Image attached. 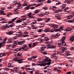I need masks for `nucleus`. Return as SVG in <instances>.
Masks as SVG:
<instances>
[{
    "label": "nucleus",
    "mask_w": 74,
    "mask_h": 74,
    "mask_svg": "<svg viewBox=\"0 0 74 74\" xmlns=\"http://www.w3.org/2000/svg\"><path fill=\"white\" fill-rule=\"evenodd\" d=\"M51 64V59L47 57L45 59L43 60L42 63L39 64L37 65L38 66H46V64L49 65Z\"/></svg>",
    "instance_id": "f257e3e1"
},
{
    "label": "nucleus",
    "mask_w": 74,
    "mask_h": 74,
    "mask_svg": "<svg viewBox=\"0 0 74 74\" xmlns=\"http://www.w3.org/2000/svg\"><path fill=\"white\" fill-rule=\"evenodd\" d=\"M47 47L49 48H51V49H55L56 48V46H52L50 44H49L47 45Z\"/></svg>",
    "instance_id": "f03ea898"
},
{
    "label": "nucleus",
    "mask_w": 74,
    "mask_h": 74,
    "mask_svg": "<svg viewBox=\"0 0 74 74\" xmlns=\"http://www.w3.org/2000/svg\"><path fill=\"white\" fill-rule=\"evenodd\" d=\"M17 18H18V17H16L12 19L10 21H9L8 23V24H10V23L14 24V23H12V22H14L15 21V20H16V19Z\"/></svg>",
    "instance_id": "7ed1b4c3"
},
{
    "label": "nucleus",
    "mask_w": 74,
    "mask_h": 74,
    "mask_svg": "<svg viewBox=\"0 0 74 74\" xmlns=\"http://www.w3.org/2000/svg\"><path fill=\"white\" fill-rule=\"evenodd\" d=\"M22 53H18L17 54V56L19 57V58H20L21 59L23 58V56L22 55Z\"/></svg>",
    "instance_id": "20e7f679"
},
{
    "label": "nucleus",
    "mask_w": 74,
    "mask_h": 74,
    "mask_svg": "<svg viewBox=\"0 0 74 74\" xmlns=\"http://www.w3.org/2000/svg\"><path fill=\"white\" fill-rule=\"evenodd\" d=\"M61 50H62V51L61 52V53H63L64 52V50L65 51L67 50V49L66 48V47H62L61 48H60Z\"/></svg>",
    "instance_id": "39448f33"
},
{
    "label": "nucleus",
    "mask_w": 74,
    "mask_h": 74,
    "mask_svg": "<svg viewBox=\"0 0 74 74\" xmlns=\"http://www.w3.org/2000/svg\"><path fill=\"white\" fill-rule=\"evenodd\" d=\"M14 33V32L12 31H8L6 32L7 34L8 35H11Z\"/></svg>",
    "instance_id": "423d86ee"
},
{
    "label": "nucleus",
    "mask_w": 74,
    "mask_h": 74,
    "mask_svg": "<svg viewBox=\"0 0 74 74\" xmlns=\"http://www.w3.org/2000/svg\"><path fill=\"white\" fill-rule=\"evenodd\" d=\"M16 28L18 29L19 31H21L22 29V27L21 25H19L17 27H16Z\"/></svg>",
    "instance_id": "0eeeda50"
},
{
    "label": "nucleus",
    "mask_w": 74,
    "mask_h": 74,
    "mask_svg": "<svg viewBox=\"0 0 74 74\" xmlns=\"http://www.w3.org/2000/svg\"><path fill=\"white\" fill-rule=\"evenodd\" d=\"M25 42V41H21L19 42H18V43L19 45H22V44H24Z\"/></svg>",
    "instance_id": "6e6552de"
},
{
    "label": "nucleus",
    "mask_w": 74,
    "mask_h": 74,
    "mask_svg": "<svg viewBox=\"0 0 74 74\" xmlns=\"http://www.w3.org/2000/svg\"><path fill=\"white\" fill-rule=\"evenodd\" d=\"M51 27H56V28H58L59 27H58V26L57 25H56V24H53L52 25H51Z\"/></svg>",
    "instance_id": "1a4fd4ad"
},
{
    "label": "nucleus",
    "mask_w": 74,
    "mask_h": 74,
    "mask_svg": "<svg viewBox=\"0 0 74 74\" xmlns=\"http://www.w3.org/2000/svg\"><path fill=\"white\" fill-rule=\"evenodd\" d=\"M60 36V33H58L56 34V35H54V38H58Z\"/></svg>",
    "instance_id": "9d476101"
},
{
    "label": "nucleus",
    "mask_w": 74,
    "mask_h": 74,
    "mask_svg": "<svg viewBox=\"0 0 74 74\" xmlns=\"http://www.w3.org/2000/svg\"><path fill=\"white\" fill-rule=\"evenodd\" d=\"M45 37L44 38H43L42 37L40 38V39L39 40L40 41V42H40V43H41V42H42V41H43V40H45Z\"/></svg>",
    "instance_id": "9b49d317"
},
{
    "label": "nucleus",
    "mask_w": 74,
    "mask_h": 74,
    "mask_svg": "<svg viewBox=\"0 0 74 74\" xmlns=\"http://www.w3.org/2000/svg\"><path fill=\"white\" fill-rule=\"evenodd\" d=\"M22 60H23L22 59L18 60V63H23V61H21Z\"/></svg>",
    "instance_id": "f8f14e48"
},
{
    "label": "nucleus",
    "mask_w": 74,
    "mask_h": 74,
    "mask_svg": "<svg viewBox=\"0 0 74 74\" xmlns=\"http://www.w3.org/2000/svg\"><path fill=\"white\" fill-rule=\"evenodd\" d=\"M74 37L73 36H71V37L70 38V40L71 41H72V42H73V41H74Z\"/></svg>",
    "instance_id": "ddd939ff"
},
{
    "label": "nucleus",
    "mask_w": 74,
    "mask_h": 74,
    "mask_svg": "<svg viewBox=\"0 0 74 74\" xmlns=\"http://www.w3.org/2000/svg\"><path fill=\"white\" fill-rule=\"evenodd\" d=\"M66 37L65 36H63L62 38V39H61V41H62V42H64V40L65 39H66Z\"/></svg>",
    "instance_id": "4468645a"
},
{
    "label": "nucleus",
    "mask_w": 74,
    "mask_h": 74,
    "mask_svg": "<svg viewBox=\"0 0 74 74\" xmlns=\"http://www.w3.org/2000/svg\"><path fill=\"white\" fill-rule=\"evenodd\" d=\"M8 25H10L9 24H7L5 25V29H6L7 28H9L10 26Z\"/></svg>",
    "instance_id": "2eb2a0df"
},
{
    "label": "nucleus",
    "mask_w": 74,
    "mask_h": 74,
    "mask_svg": "<svg viewBox=\"0 0 74 74\" xmlns=\"http://www.w3.org/2000/svg\"><path fill=\"white\" fill-rule=\"evenodd\" d=\"M70 30H71V28L70 27H68L66 29V32H70Z\"/></svg>",
    "instance_id": "dca6fc26"
},
{
    "label": "nucleus",
    "mask_w": 74,
    "mask_h": 74,
    "mask_svg": "<svg viewBox=\"0 0 74 74\" xmlns=\"http://www.w3.org/2000/svg\"><path fill=\"white\" fill-rule=\"evenodd\" d=\"M21 22H22V20H16V23H21Z\"/></svg>",
    "instance_id": "f3484780"
},
{
    "label": "nucleus",
    "mask_w": 74,
    "mask_h": 74,
    "mask_svg": "<svg viewBox=\"0 0 74 74\" xmlns=\"http://www.w3.org/2000/svg\"><path fill=\"white\" fill-rule=\"evenodd\" d=\"M17 37H23V35L21 33L18 34H17Z\"/></svg>",
    "instance_id": "a211bd4d"
},
{
    "label": "nucleus",
    "mask_w": 74,
    "mask_h": 74,
    "mask_svg": "<svg viewBox=\"0 0 74 74\" xmlns=\"http://www.w3.org/2000/svg\"><path fill=\"white\" fill-rule=\"evenodd\" d=\"M55 17L56 18H57L58 19L60 20L61 19V16L60 15L58 16H55Z\"/></svg>",
    "instance_id": "6ab92c4d"
},
{
    "label": "nucleus",
    "mask_w": 74,
    "mask_h": 74,
    "mask_svg": "<svg viewBox=\"0 0 74 74\" xmlns=\"http://www.w3.org/2000/svg\"><path fill=\"white\" fill-rule=\"evenodd\" d=\"M30 7V5H29L27 6L25 8L26 10H29Z\"/></svg>",
    "instance_id": "aec40b11"
},
{
    "label": "nucleus",
    "mask_w": 74,
    "mask_h": 74,
    "mask_svg": "<svg viewBox=\"0 0 74 74\" xmlns=\"http://www.w3.org/2000/svg\"><path fill=\"white\" fill-rule=\"evenodd\" d=\"M37 44V43L36 42H34L33 43V47H34Z\"/></svg>",
    "instance_id": "412c9836"
},
{
    "label": "nucleus",
    "mask_w": 74,
    "mask_h": 74,
    "mask_svg": "<svg viewBox=\"0 0 74 74\" xmlns=\"http://www.w3.org/2000/svg\"><path fill=\"white\" fill-rule=\"evenodd\" d=\"M54 11H55V12H54V13H58V12H61V11H62L63 10H55Z\"/></svg>",
    "instance_id": "4be33fe9"
},
{
    "label": "nucleus",
    "mask_w": 74,
    "mask_h": 74,
    "mask_svg": "<svg viewBox=\"0 0 74 74\" xmlns=\"http://www.w3.org/2000/svg\"><path fill=\"white\" fill-rule=\"evenodd\" d=\"M45 48H46V47H44V46H43L41 48V49L42 51H45L44 49H45Z\"/></svg>",
    "instance_id": "5701e85b"
},
{
    "label": "nucleus",
    "mask_w": 74,
    "mask_h": 74,
    "mask_svg": "<svg viewBox=\"0 0 74 74\" xmlns=\"http://www.w3.org/2000/svg\"><path fill=\"white\" fill-rule=\"evenodd\" d=\"M51 20V19L49 18H48L46 19V22H48Z\"/></svg>",
    "instance_id": "b1692460"
},
{
    "label": "nucleus",
    "mask_w": 74,
    "mask_h": 74,
    "mask_svg": "<svg viewBox=\"0 0 74 74\" xmlns=\"http://www.w3.org/2000/svg\"><path fill=\"white\" fill-rule=\"evenodd\" d=\"M26 47H27V45H26V44H25L23 45V47H22V48L24 49V48H26Z\"/></svg>",
    "instance_id": "393cba45"
},
{
    "label": "nucleus",
    "mask_w": 74,
    "mask_h": 74,
    "mask_svg": "<svg viewBox=\"0 0 74 74\" xmlns=\"http://www.w3.org/2000/svg\"><path fill=\"white\" fill-rule=\"evenodd\" d=\"M4 12L3 10H1L0 11V14H1V15H3Z\"/></svg>",
    "instance_id": "a878e982"
},
{
    "label": "nucleus",
    "mask_w": 74,
    "mask_h": 74,
    "mask_svg": "<svg viewBox=\"0 0 74 74\" xmlns=\"http://www.w3.org/2000/svg\"><path fill=\"white\" fill-rule=\"evenodd\" d=\"M6 43V41H3L2 42V47H4V45H5V44Z\"/></svg>",
    "instance_id": "bb28decb"
},
{
    "label": "nucleus",
    "mask_w": 74,
    "mask_h": 74,
    "mask_svg": "<svg viewBox=\"0 0 74 74\" xmlns=\"http://www.w3.org/2000/svg\"><path fill=\"white\" fill-rule=\"evenodd\" d=\"M62 43L61 42H60L59 43L58 45H63V43H65V42H62Z\"/></svg>",
    "instance_id": "cd10ccee"
},
{
    "label": "nucleus",
    "mask_w": 74,
    "mask_h": 74,
    "mask_svg": "<svg viewBox=\"0 0 74 74\" xmlns=\"http://www.w3.org/2000/svg\"><path fill=\"white\" fill-rule=\"evenodd\" d=\"M66 22H71V23H73V20H70V21H68L67 20V21H66Z\"/></svg>",
    "instance_id": "c85d7f7f"
},
{
    "label": "nucleus",
    "mask_w": 74,
    "mask_h": 74,
    "mask_svg": "<svg viewBox=\"0 0 74 74\" xmlns=\"http://www.w3.org/2000/svg\"><path fill=\"white\" fill-rule=\"evenodd\" d=\"M44 31L45 32H49V30L47 29H45L44 30Z\"/></svg>",
    "instance_id": "c756f323"
},
{
    "label": "nucleus",
    "mask_w": 74,
    "mask_h": 74,
    "mask_svg": "<svg viewBox=\"0 0 74 74\" xmlns=\"http://www.w3.org/2000/svg\"><path fill=\"white\" fill-rule=\"evenodd\" d=\"M40 25H43L41 26H39V27H40V28H41V27H44V25L42 24V23L40 24Z\"/></svg>",
    "instance_id": "7c9ffc66"
},
{
    "label": "nucleus",
    "mask_w": 74,
    "mask_h": 74,
    "mask_svg": "<svg viewBox=\"0 0 74 74\" xmlns=\"http://www.w3.org/2000/svg\"><path fill=\"white\" fill-rule=\"evenodd\" d=\"M17 4V5H20L21 4V3H15V4H14L13 3V5H16V4Z\"/></svg>",
    "instance_id": "2f4dec72"
},
{
    "label": "nucleus",
    "mask_w": 74,
    "mask_h": 74,
    "mask_svg": "<svg viewBox=\"0 0 74 74\" xmlns=\"http://www.w3.org/2000/svg\"><path fill=\"white\" fill-rule=\"evenodd\" d=\"M38 12H39V11H38L37 10H36L35 11L34 13L35 14H38Z\"/></svg>",
    "instance_id": "473e14b6"
},
{
    "label": "nucleus",
    "mask_w": 74,
    "mask_h": 74,
    "mask_svg": "<svg viewBox=\"0 0 74 74\" xmlns=\"http://www.w3.org/2000/svg\"><path fill=\"white\" fill-rule=\"evenodd\" d=\"M69 15L70 16H69V19H71V18H73V16L71 15Z\"/></svg>",
    "instance_id": "72a5a7b5"
},
{
    "label": "nucleus",
    "mask_w": 74,
    "mask_h": 74,
    "mask_svg": "<svg viewBox=\"0 0 74 74\" xmlns=\"http://www.w3.org/2000/svg\"><path fill=\"white\" fill-rule=\"evenodd\" d=\"M1 29H2L3 30V29H5V26H3L2 27H1Z\"/></svg>",
    "instance_id": "f704fd0d"
},
{
    "label": "nucleus",
    "mask_w": 74,
    "mask_h": 74,
    "mask_svg": "<svg viewBox=\"0 0 74 74\" xmlns=\"http://www.w3.org/2000/svg\"><path fill=\"white\" fill-rule=\"evenodd\" d=\"M38 21H42V19L38 18Z\"/></svg>",
    "instance_id": "c9c22d12"
},
{
    "label": "nucleus",
    "mask_w": 74,
    "mask_h": 74,
    "mask_svg": "<svg viewBox=\"0 0 74 74\" xmlns=\"http://www.w3.org/2000/svg\"><path fill=\"white\" fill-rule=\"evenodd\" d=\"M69 9V8L67 7L65 8L64 10V12H66V10H68Z\"/></svg>",
    "instance_id": "e433bc0d"
},
{
    "label": "nucleus",
    "mask_w": 74,
    "mask_h": 74,
    "mask_svg": "<svg viewBox=\"0 0 74 74\" xmlns=\"http://www.w3.org/2000/svg\"><path fill=\"white\" fill-rule=\"evenodd\" d=\"M49 12H46L45 13L43 14V15H48L49 14Z\"/></svg>",
    "instance_id": "4c0bfd02"
},
{
    "label": "nucleus",
    "mask_w": 74,
    "mask_h": 74,
    "mask_svg": "<svg viewBox=\"0 0 74 74\" xmlns=\"http://www.w3.org/2000/svg\"><path fill=\"white\" fill-rule=\"evenodd\" d=\"M14 27L13 24H11L9 25V27Z\"/></svg>",
    "instance_id": "58836bf2"
},
{
    "label": "nucleus",
    "mask_w": 74,
    "mask_h": 74,
    "mask_svg": "<svg viewBox=\"0 0 74 74\" xmlns=\"http://www.w3.org/2000/svg\"><path fill=\"white\" fill-rule=\"evenodd\" d=\"M53 70H54V71H57V70H58V68L55 67V68H54L53 69Z\"/></svg>",
    "instance_id": "ea45409f"
},
{
    "label": "nucleus",
    "mask_w": 74,
    "mask_h": 74,
    "mask_svg": "<svg viewBox=\"0 0 74 74\" xmlns=\"http://www.w3.org/2000/svg\"><path fill=\"white\" fill-rule=\"evenodd\" d=\"M62 5L63 7V8H65L66 5V4H63V5Z\"/></svg>",
    "instance_id": "a19ab883"
},
{
    "label": "nucleus",
    "mask_w": 74,
    "mask_h": 74,
    "mask_svg": "<svg viewBox=\"0 0 74 74\" xmlns=\"http://www.w3.org/2000/svg\"><path fill=\"white\" fill-rule=\"evenodd\" d=\"M43 10H47V9H48V7H44L43 8Z\"/></svg>",
    "instance_id": "79ce46f5"
},
{
    "label": "nucleus",
    "mask_w": 74,
    "mask_h": 74,
    "mask_svg": "<svg viewBox=\"0 0 74 74\" xmlns=\"http://www.w3.org/2000/svg\"><path fill=\"white\" fill-rule=\"evenodd\" d=\"M17 49H18L19 51H21V49H22V47H20V48H17Z\"/></svg>",
    "instance_id": "37998d69"
},
{
    "label": "nucleus",
    "mask_w": 74,
    "mask_h": 74,
    "mask_svg": "<svg viewBox=\"0 0 74 74\" xmlns=\"http://www.w3.org/2000/svg\"><path fill=\"white\" fill-rule=\"evenodd\" d=\"M29 18H30L31 19H32L33 18V19H34V18H35L33 17V16H29Z\"/></svg>",
    "instance_id": "c03bdc74"
},
{
    "label": "nucleus",
    "mask_w": 74,
    "mask_h": 74,
    "mask_svg": "<svg viewBox=\"0 0 74 74\" xmlns=\"http://www.w3.org/2000/svg\"><path fill=\"white\" fill-rule=\"evenodd\" d=\"M13 40H16V39H17V37L14 36L13 37Z\"/></svg>",
    "instance_id": "a18cd8bd"
},
{
    "label": "nucleus",
    "mask_w": 74,
    "mask_h": 74,
    "mask_svg": "<svg viewBox=\"0 0 74 74\" xmlns=\"http://www.w3.org/2000/svg\"><path fill=\"white\" fill-rule=\"evenodd\" d=\"M32 13L30 12V13H29V14H28V16H29H29H30V15H32Z\"/></svg>",
    "instance_id": "49530a36"
},
{
    "label": "nucleus",
    "mask_w": 74,
    "mask_h": 74,
    "mask_svg": "<svg viewBox=\"0 0 74 74\" xmlns=\"http://www.w3.org/2000/svg\"><path fill=\"white\" fill-rule=\"evenodd\" d=\"M28 60H29V61H31V60H32V58H28Z\"/></svg>",
    "instance_id": "de8ad7c7"
},
{
    "label": "nucleus",
    "mask_w": 74,
    "mask_h": 74,
    "mask_svg": "<svg viewBox=\"0 0 74 74\" xmlns=\"http://www.w3.org/2000/svg\"><path fill=\"white\" fill-rule=\"evenodd\" d=\"M34 8H35V7H32L30 8V9H31V10H33V9H34Z\"/></svg>",
    "instance_id": "09e8293b"
},
{
    "label": "nucleus",
    "mask_w": 74,
    "mask_h": 74,
    "mask_svg": "<svg viewBox=\"0 0 74 74\" xmlns=\"http://www.w3.org/2000/svg\"><path fill=\"white\" fill-rule=\"evenodd\" d=\"M59 47H60V48H62V47H63V45H58Z\"/></svg>",
    "instance_id": "8fccbe9b"
},
{
    "label": "nucleus",
    "mask_w": 74,
    "mask_h": 74,
    "mask_svg": "<svg viewBox=\"0 0 74 74\" xmlns=\"http://www.w3.org/2000/svg\"><path fill=\"white\" fill-rule=\"evenodd\" d=\"M42 32V29H39L38 31V32H39L40 33V32Z\"/></svg>",
    "instance_id": "3c124183"
},
{
    "label": "nucleus",
    "mask_w": 74,
    "mask_h": 74,
    "mask_svg": "<svg viewBox=\"0 0 74 74\" xmlns=\"http://www.w3.org/2000/svg\"><path fill=\"white\" fill-rule=\"evenodd\" d=\"M55 59H56V60H58V56H56L55 57H54Z\"/></svg>",
    "instance_id": "603ef678"
},
{
    "label": "nucleus",
    "mask_w": 74,
    "mask_h": 74,
    "mask_svg": "<svg viewBox=\"0 0 74 74\" xmlns=\"http://www.w3.org/2000/svg\"><path fill=\"white\" fill-rule=\"evenodd\" d=\"M51 1H47V3H51Z\"/></svg>",
    "instance_id": "864d4df0"
},
{
    "label": "nucleus",
    "mask_w": 74,
    "mask_h": 74,
    "mask_svg": "<svg viewBox=\"0 0 74 74\" xmlns=\"http://www.w3.org/2000/svg\"><path fill=\"white\" fill-rule=\"evenodd\" d=\"M27 70H32V69H30V68H27Z\"/></svg>",
    "instance_id": "5fc2aeb1"
},
{
    "label": "nucleus",
    "mask_w": 74,
    "mask_h": 74,
    "mask_svg": "<svg viewBox=\"0 0 74 74\" xmlns=\"http://www.w3.org/2000/svg\"><path fill=\"white\" fill-rule=\"evenodd\" d=\"M71 1H68L67 4H70L71 3Z\"/></svg>",
    "instance_id": "6e6d98bb"
},
{
    "label": "nucleus",
    "mask_w": 74,
    "mask_h": 74,
    "mask_svg": "<svg viewBox=\"0 0 74 74\" xmlns=\"http://www.w3.org/2000/svg\"><path fill=\"white\" fill-rule=\"evenodd\" d=\"M37 58V56H34L32 57V59H35V58Z\"/></svg>",
    "instance_id": "4d7b16f0"
},
{
    "label": "nucleus",
    "mask_w": 74,
    "mask_h": 74,
    "mask_svg": "<svg viewBox=\"0 0 74 74\" xmlns=\"http://www.w3.org/2000/svg\"><path fill=\"white\" fill-rule=\"evenodd\" d=\"M43 0H39L38 1L39 3H41V2H42L43 1Z\"/></svg>",
    "instance_id": "13d9d810"
},
{
    "label": "nucleus",
    "mask_w": 74,
    "mask_h": 74,
    "mask_svg": "<svg viewBox=\"0 0 74 74\" xmlns=\"http://www.w3.org/2000/svg\"><path fill=\"white\" fill-rule=\"evenodd\" d=\"M1 9L2 10H5V8H1Z\"/></svg>",
    "instance_id": "bf43d9fd"
},
{
    "label": "nucleus",
    "mask_w": 74,
    "mask_h": 74,
    "mask_svg": "<svg viewBox=\"0 0 74 74\" xmlns=\"http://www.w3.org/2000/svg\"><path fill=\"white\" fill-rule=\"evenodd\" d=\"M27 36H28V35H23V37H27Z\"/></svg>",
    "instance_id": "052dcab7"
},
{
    "label": "nucleus",
    "mask_w": 74,
    "mask_h": 74,
    "mask_svg": "<svg viewBox=\"0 0 74 74\" xmlns=\"http://www.w3.org/2000/svg\"><path fill=\"white\" fill-rule=\"evenodd\" d=\"M29 46L30 48H31V47H32V43L30 44L29 45Z\"/></svg>",
    "instance_id": "680f3d73"
},
{
    "label": "nucleus",
    "mask_w": 74,
    "mask_h": 74,
    "mask_svg": "<svg viewBox=\"0 0 74 74\" xmlns=\"http://www.w3.org/2000/svg\"><path fill=\"white\" fill-rule=\"evenodd\" d=\"M39 16L40 17L42 16V14H39Z\"/></svg>",
    "instance_id": "e2e57ef3"
},
{
    "label": "nucleus",
    "mask_w": 74,
    "mask_h": 74,
    "mask_svg": "<svg viewBox=\"0 0 74 74\" xmlns=\"http://www.w3.org/2000/svg\"><path fill=\"white\" fill-rule=\"evenodd\" d=\"M71 71H69L67 72V74H71Z\"/></svg>",
    "instance_id": "0e129e2a"
},
{
    "label": "nucleus",
    "mask_w": 74,
    "mask_h": 74,
    "mask_svg": "<svg viewBox=\"0 0 74 74\" xmlns=\"http://www.w3.org/2000/svg\"><path fill=\"white\" fill-rule=\"evenodd\" d=\"M61 3L60 2H58L56 4V5H58V4H60Z\"/></svg>",
    "instance_id": "69168bd1"
},
{
    "label": "nucleus",
    "mask_w": 74,
    "mask_h": 74,
    "mask_svg": "<svg viewBox=\"0 0 74 74\" xmlns=\"http://www.w3.org/2000/svg\"><path fill=\"white\" fill-rule=\"evenodd\" d=\"M15 12H17L18 11V8L16 9V10H15Z\"/></svg>",
    "instance_id": "338daca9"
},
{
    "label": "nucleus",
    "mask_w": 74,
    "mask_h": 74,
    "mask_svg": "<svg viewBox=\"0 0 74 74\" xmlns=\"http://www.w3.org/2000/svg\"><path fill=\"white\" fill-rule=\"evenodd\" d=\"M3 74H7V72H5L3 73Z\"/></svg>",
    "instance_id": "774afa93"
}]
</instances>
